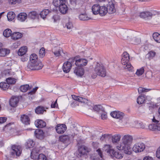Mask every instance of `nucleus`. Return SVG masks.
I'll return each instance as SVG.
<instances>
[{
	"instance_id": "nucleus-1",
	"label": "nucleus",
	"mask_w": 160,
	"mask_h": 160,
	"mask_svg": "<svg viewBox=\"0 0 160 160\" xmlns=\"http://www.w3.org/2000/svg\"><path fill=\"white\" fill-rule=\"evenodd\" d=\"M132 140V136L129 135H125L122 138V142L117 146V149L123 150L126 154H130L131 153L130 146Z\"/></svg>"
},
{
	"instance_id": "nucleus-2",
	"label": "nucleus",
	"mask_w": 160,
	"mask_h": 160,
	"mask_svg": "<svg viewBox=\"0 0 160 160\" xmlns=\"http://www.w3.org/2000/svg\"><path fill=\"white\" fill-rule=\"evenodd\" d=\"M30 62L27 66V69L31 70L41 69L43 66L42 63L38 60L37 55L35 53L32 54L29 57Z\"/></svg>"
},
{
	"instance_id": "nucleus-3",
	"label": "nucleus",
	"mask_w": 160,
	"mask_h": 160,
	"mask_svg": "<svg viewBox=\"0 0 160 160\" xmlns=\"http://www.w3.org/2000/svg\"><path fill=\"white\" fill-rule=\"evenodd\" d=\"M129 54L127 52H124L121 59V63L124 68L127 69L130 72H132L133 67L129 62Z\"/></svg>"
},
{
	"instance_id": "nucleus-4",
	"label": "nucleus",
	"mask_w": 160,
	"mask_h": 160,
	"mask_svg": "<svg viewBox=\"0 0 160 160\" xmlns=\"http://www.w3.org/2000/svg\"><path fill=\"white\" fill-rule=\"evenodd\" d=\"M94 71L97 75L102 77H105L106 75V69L103 65L97 63L94 68Z\"/></svg>"
},
{
	"instance_id": "nucleus-5",
	"label": "nucleus",
	"mask_w": 160,
	"mask_h": 160,
	"mask_svg": "<svg viewBox=\"0 0 160 160\" xmlns=\"http://www.w3.org/2000/svg\"><path fill=\"white\" fill-rule=\"evenodd\" d=\"M106 151L111 157L114 159L115 158L121 159L123 157L122 154L121 153L118 151H115L110 147H109L108 149L106 150Z\"/></svg>"
},
{
	"instance_id": "nucleus-6",
	"label": "nucleus",
	"mask_w": 160,
	"mask_h": 160,
	"mask_svg": "<svg viewBox=\"0 0 160 160\" xmlns=\"http://www.w3.org/2000/svg\"><path fill=\"white\" fill-rule=\"evenodd\" d=\"M157 12L154 10L145 11L140 13L139 16L141 18H143L145 20L151 19L152 17L156 14Z\"/></svg>"
},
{
	"instance_id": "nucleus-7",
	"label": "nucleus",
	"mask_w": 160,
	"mask_h": 160,
	"mask_svg": "<svg viewBox=\"0 0 160 160\" xmlns=\"http://www.w3.org/2000/svg\"><path fill=\"white\" fill-rule=\"evenodd\" d=\"M145 148V145L142 142H139L135 143L133 146L132 149L136 152H141L143 151Z\"/></svg>"
},
{
	"instance_id": "nucleus-8",
	"label": "nucleus",
	"mask_w": 160,
	"mask_h": 160,
	"mask_svg": "<svg viewBox=\"0 0 160 160\" xmlns=\"http://www.w3.org/2000/svg\"><path fill=\"white\" fill-rule=\"evenodd\" d=\"M12 151L11 152V154L14 156H19L21 153L22 148L20 145H13L12 147Z\"/></svg>"
},
{
	"instance_id": "nucleus-9",
	"label": "nucleus",
	"mask_w": 160,
	"mask_h": 160,
	"mask_svg": "<svg viewBox=\"0 0 160 160\" xmlns=\"http://www.w3.org/2000/svg\"><path fill=\"white\" fill-rule=\"evenodd\" d=\"M75 136V134L70 135H62L59 137L60 141L64 143L68 144L70 143V138H73Z\"/></svg>"
},
{
	"instance_id": "nucleus-10",
	"label": "nucleus",
	"mask_w": 160,
	"mask_h": 160,
	"mask_svg": "<svg viewBox=\"0 0 160 160\" xmlns=\"http://www.w3.org/2000/svg\"><path fill=\"white\" fill-rule=\"evenodd\" d=\"M108 3V4L105 5L108 12L109 14L113 13L116 11L114 4L112 1L109 2Z\"/></svg>"
},
{
	"instance_id": "nucleus-11",
	"label": "nucleus",
	"mask_w": 160,
	"mask_h": 160,
	"mask_svg": "<svg viewBox=\"0 0 160 160\" xmlns=\"http://www.w3.org/2000/svg\"><path fill=\"white\" fill-rule=\"evenodd\" d=\"M57 132L59 134L63 133L66 130L67 128L65 125L64 124H58L55 128Z\"/></svg>"
},
{
	"instance_id": "nucleus-12",
	"label": "nucleus",
	"mask_w": 160,
	"mask_h": 160,
	"mask_svg": "<svg viewBox=\"0 0 160 160\" xmlns=\"http://www.w3.org/2000/svg\"><path fill=\"white\" fill-rule=\"evenodd\" d=\"M111 116L114 118L121 120L124 116V113L119 111H113L110 113Z\"/></svg>"
},
{
	"instance_id": "nucleus-13",
	"label": "nucleus",
	"mask_w": 160,
	"mask_h": 160,
	"mask_svg": "<svg viewBox=\"0 0 160 160\" xmlns=\"http://www.w3.org/2000/svg\"><path fill=\"white\" fill-rule=\"evenodd\" d=\"M87 63L88 61L85 59H77V60H76V62H75V64L77 66L81 67L86 66Z\"/></svg>"
},
{
	"instance_id": "nucleus-14",
	"label": "nucleus",
	"mask_w": 160,
	"mask_h": 160,
	"mask_svg": "<svg viewBox=\"0 0 160 160\" xmlns=\"http://www.w3.org/2000/svg\"><path fill=\"white\" fill-rule=\"evenodd\" d=\"M19 101L18 98L12 96L9 100V104L12 107H15L17 106Z\"/></svg>"
},
{
	"instance_id": "nucleus-15",
	"label": "nucleus",
	"mask_w": 160,
	"mask_h": 160,
	"mask_svg": "<svg viewBox=\"0 0 160 160\" xmlns=\"http://www.w3.org/2000/svg\"><path fill=\"white\" fill-rule=\"evenodd\" d=\"M34 133L35 136L37 138L39 139H42L43 138L44 133L42 130L37 129L34 131Z\"/></svg>"
},
{
	"instance_id": "nucleus-16",
	"label": "nucleus",
	"mask_w": 160,
	"mask_h": 160,
	"mask_svg": "<svg viewBox=\"0 0 160 160\" xmlns=\"http://www.w3.org/2000/svg\"><path fill=\"white\" fill-rule=\"evenodd\" d=\"M21 122L25 125L29 124L30 119L28 115L25 114L22 115L20 117Z\"/></svg>"
},
{
	"instance_id": "nucleus-17",
	"label": "nucleus",
	"mask_w": 160,
	"mask_h": 160,
	"mask_svg": "<svg viewBox=\"0 0 160 160\" xmlns=\"http://www.w3.org/2000/svg\"><path fill=\"white\" fill-rule=\"evenodd\" d=\"M72 65L68 62H65L63 64L62 69L64 72L67 73L69 72L72 67Z\"/></svg>"
},
{
	"instance_id": "nucleus-18",
	"label": "nucleus",
	"mask_w": 160,
	"mask_h": 160,
	"mask_svg": "<svg viewBox=\"0 0 160 160\" xmlns=\"http://www.w3.org/2000/svg\"><path fill=\"white\" fill-rule=\"evenodd\" d=\"M39 152V150L38 148H33L32 150L31 153V158L32 159L35 160L37 159V156Z\"/></svg>"
},
{
	"instance_id": "nucleus-19",
	"label": "nucleus",
	"mask_w": 160,
	"mask_h": 160,
	"mask_svg": "<svg viewBox=\"0 0 160 160\" xmlns=\"http://www.w3.org/2000/svg\"><path fill=\"white\" fill-rule=\"evenodd\" d=\"M79 154L80 157L84 155L88 152L87 147L84 146H82L80 147L78 149Z\"/></svg>"
},
{
	"instance_id": "nucleus-20",
	"label": "nucleus",
	"mask_w": 160,
	"mask_h": 160,
	"mask_svg": "<svg viewBox=\"0 0 160 160\" xmlns=\"http://www.w3.org/2000/svg\"><path fill=\"white\" fill-rule=\"evenodd\" d=\"M68 9V8L66 4L65 3H62L58 8L59 10L63 14H66Z\"/></svg>"
},
{
	"instance_id": "nucleus-21",
	"label": "nucleus",
	"mask_w": 160,
	"mask_h": 160,
	"mask_svg": "<svg viewBox=\"0 0 160 160\" xmlns=\"http://www.w3.org/2000/svg\"><path fill=\"white\" fill-rule=\"evenodd\" d=\"M36 126L38 128L45 127L46 126V122L41 120H37L35 122Z\"/></svg>"
},
{
	"instance_id": "nucleus-22",
	"label": "nucleus",
	"mask_w": 160,
	"mask_h": 160,
	"mask_svg": "<svg viewBox=\"0 0 160 160\" xmlns=\"http://www.w3.org/2000/svg\"><path fill=\"white\" fill-rule=\"evenodd\" d=\"M74 72L77 75L81 77L84 74V70L82 68L76 67L74 71Z\"/></svg>"
},
{
	"instance_id": "nucleus-23",
	"label": "nucleus",
	"mask_w": 160,
	"mask_h": 160,
	"mask_svg": "<svg viewBox=\"0 0 160 160\" xmlns=\"http://www.w3.org/2000/svg\"><path fill=\"white\" fill-rule=\"evenodd\" d=\"M100 6L98 4L93 5L92 7V11L93 14L97 15L99 14Z\"/></svg>"
},
{
	"instance_id": "nucleus-24",
	"label": "nucleus",
	"mask_w": 160,
	"mask_h": 160,
	"mask_svg": "<svg viewBox=\"0 0 160 160\" xmlns=\"http://www.w3.org/2000/svg\"><path fill=\"white\" fill-rule=\"evenodd\" d=\"M28 48L26 46H23L21 48L18 50V54L19 56L26 55Z\"/></svg>"
},
{
	"instance_id": "nucleus-25",
	"label": "nucleus",
	"mask_w": 160,
	"mask_h": 160,
	"mask_svg": "<svg viewBox=\"0 0 160 160\" xmlns=\"http://www.w3.org/2000/svg\"><path fill=\"white\" fill-rule=\"evenodd\" d=\"M104 6H100V8L99 11V14L101 16H105L108 12L106 6L105 5H104Z\"/></svg>"
},
{
	"instance_id": "nucleus-26",
	"label": "nucleus",
	"mask_w": 160,
	"mask_h": 160,
	"mask_svg": "<svg viewBox=\"0 0 160 160\" xmlns=\"http://www.w3.org/2000/svg\"><path fill=\"white\" fill-rule=\"evenodd\" d=\"M22 36V34L19 32H14L11 35L12 39L14 40H16L21 38Z\"/></svg>"
},
{
	"instance_id": "nucleus-27",
	"label": "nucleus",
	"mask_w": 160,
	"mask_h": 160,
	"mask_svg": "<svg viewBox=\"0 0 160 160\" xmlns=\"http://www.w3.org/2000/svg\"><path fill=\"white\" fill-rule=\"evenodd\" d=\"M10 53V50L9 49L6 48L0 49V56L4 57Z\"/></svg>"
},
{
	"instance_id": "nucleus-28",
	"label": "nucleus",
	"mask_w": 160,
	"mask_h": 160,
	"mask_svg": "<svg viewBox=\"0 0 160 160\" xmlns=\"http://www.w3.org/2000/svg\"><path fill=\"white\" fill-rule=\"evenodd\" d=\"M65 0H53V5L56 7L59 8L63 3H65Z\"/></svg>"
},
{
	"instance_id": "nucleus-29",
	"label": "nucleus",
	"mask_w": 160,
	"mask_h": 160,
	"mask_svg": "<svg viewBox=\"0 0 160 160\" xmlns=\"http://www.w3.org/2000/svg\"><path fill=\"white\" fill-rule=\"evenodd\" d=\"M152 121L156 124V129L158 131H160V119L158 118L157 119H156L154 117L152 119Z\"/></svg>"
},
{
	"instance_id": "nucleus-30",
	"label": "nucleus",
	"mask_w": 160,
	"mask_h": 160,
	"mask_svg": "<svg viewBox=\"0 0 160 160\" xmlns=\"http://www.w3.org/2000/svg\"><path fill=\"white\" fill-rule=\"evenodd\" d=\"M32 86H30L28 84L21 86L20 88V90L23 92H26L28 90L32 88Z\"/></svg>"
},
{
	"instance_id": "nucleus-31",
	"label": "nucleus",
	"mask_w": 160,
	"mask_h": 160,
	"mask_svg": "<svg viewBox=\"0 0 160 160\" xmlns=\"http://www.w3.org/2000/svg\"><path fill=\"white\" fill-rule=\"evenodd\" d=\"M27 17V14L25 13H21L18 16V19L21 21H24Z\"/></svg>"
},
{
	"instance_id": "nucleus-32",
	"label": "nucleus",
	"mask_w": 160,
	"mask_h": 160,
	"mask_svg": "<svg viewBox=\"0 0 160 160\" xmlns=\"http://www.w3.org/2000/svg\"><path fill=\"white\" fill-rule=\"evenodd\" d=\"M35 112L38 114H42L46 110L44 107L42 106H40L37 108L35 109Z\"/></svg>"
},
{
	"instance_id": "nucleus-33",
	"label": "nucleus",
	"mask_w": 160,
	"mask_h": 160,
	"mask_svg": "<svg viewBox=\"0 0 160 160\" xmlns=\"http://www.w3.org/2000/svg\"><path fill=\"white\" fill-rule=\"evenodd\" d=\"M154 41L158 43H160V34L158 32H154L152 35Z\"/></svg>"
},
{
	"instance_id": "nucleus-34",
	"label": "nucleus",
	"mask_w": 160,
	"mask_h": 160,
	"mask_svg": "<svg viewBox=\"0 0 160 160\" xmlns=\"http://www.w3.org/2000/svg\"><path fill=\"white\" fill-rule=\"evenodd\" d=\"M15 14L13 12H9L7 15L8 20L9 21H12L15 18Z\"/></svg>"
},
{
	"instance_id": "nucleus-35",
	"label": "nucleus",
	"mask_w": 160,
	"mask_h": 160,
	"mask_svg": "<svg viewBox=\"0 0 160 160\" xmlns=\"http://www.w3.org/2000/svg\"><path fill=\"white\" fill-rule=\"evenodd\" d=\"M13 125L12 123H10L5 126L4 128V130L5 131L9 132V131L13 129Z\"/></svg>"
},
{
	"instance_id": "nucleus-36",
	"label": "nucleus",
	"mask_w": 160,
	"mask_h": 160,
	"mask_svg": "<svg viewBox=\"0 0 160 160\" xmlns=\"http://www.w3.org/2000/svg\"><path fill=\"white\" fill-rule=\"evenodd\" d=\"M12 31L10 29H7L4 30L3 32V35L6 37H9L12 35Z\"/></svg>"
},
{
	"instance_id": "nucleus-37",
	"label": "nucleus",
	"mask_w": 160,
	"mask_h": 160,
	"mask_svg": "<svg viewBox=\"0 0 160 160\" xmlns=\"http://www.w3.org/2000/svg\"><path fill=\"white\" fill-rule=\"evenodd\" d=\"M121 138V136L119 134H116L113 136L112 138V141L113 143H116L119 142Z\"/></svg>"
},
{
	"instance_id": "nucleus-38",
	"label": "nucleus",
	"mask_w": 160,
	"mask_h": 160,
	"mask_svg": "<svg viewBox=\"0 0 160 160\" xmlns=\"http://www.w3.org/2000/svg\"><path fill=\"white\" fill-rule=\"evenodd\" d=\"M79 18L81 20H88L90 19L86 14H81L79 16Z\"/></svg>"
},
{
	"instance_id": "nucleus-39",
	"label": "nucleus",
	"mask_w": 160,
	"mask_h": 160,
	"mask_svg": "<svg viewBox=\"0 0 160 160\" xmlns=\"http://www.w3.org/2000/svg\"><path fill=\"white\" fill-rule=\"evenodd\" d=\"M145 98L142 95L139 96L138 97L137 99V102L139 104H142L144 103L145 101Z\"/></svg>"
},
{
	"instance_id": "nucleus-40",
	"label": "nucleus",
	"mask_w": 160,
	"mask_h": 160,
	"mask_svg": "<svg viewBox=\"0 0 160 160\" xmlns=\"http://www.w3.org/2000/svg\"><path fill=\"white\" fill-rule=\"evenodd\" d=\"M9 87V85L7 82H3L0 83V87L3 90H6Z\"/></svg>"
},
{
	"instance_id": "nucleus-41",
	"label": "nucleus",
	"mask_w": 160,
	"mask_h": 160,
	"mask_svg": "<svg viewBox=\"0 0 160 160\" xmlns=\"http://www.w3.org/2000/svg\"><path fill=\"white\" fill-rule=\"evenodd\" d=\"M50 12L48 9H45L42 10L40 13V15L41 18L44 19Z\"/></svg>"
},
{
	"instance_id": "nucleus-42",
	"label": "nucleus",
	"mask_w": 160,
	"mask_h": 160,
	"mask_svg": "<svg viewBox=\"0 0 160 160\" xmlns=\"http://www.w3.org/2000/svg\"><path fill=\"white\" fill-rule=\"evenodd\" d=\"M34 143L32 140H28L25 144V145L27 148H30L32 147L34 145Z\"/></svg>"
},
{
	"instance_id": "nucleus-43",
	"label": "nucleus",
	"mask_w": 160,
	"mask_h": 160,
	"mask_svg": "<svg viewBox=\"0 0 160 160\" xmlns=\"http://www.w3.org/2000/svg\"><path fill=\"white\" fill-rule=\"evenodd\" d=\"M7 82L9 84H14L15 83L16 81L14 78H8L6 79Z\"/></svg>"
},
{
	"instance_id": "nucleus-44",
	"label": "nucleus",
	"mask_w": 160,
	"mask_h": 160,
	"mask_svg": "<svg viewBox=\"0 0 160 160\" xmlns=\"http://www.w3.org/2000/svg\"><path fill=\"white\" fill-rule=\"evenodd\" d=\"M37 160H48V159L44 154L42 153L38 155Z\"/></svg>"
},
{
	"instance_id": "nucleus-45",
	"label": "nucleus",
	"mask_w": 160,
	"mask_h": 160,
	"mask_svg": "<svg viewBox=\"0 0 160 160\" xmlns=\"http://www.w3.org/2000/svg\"><path fill=\"white\" fill-rule=\"evenodd\" d=\"M156 52L153 51H151L149 52V53L147 54L148 56V58L150 60L153 58L156 55Z\"/></svg>"
},
{
	"instance_id": "nucleus-46",
	"label": "nucleus",
	"mask_w": 160,
	"mask_h": 160,
	"mask_svg": "<svg viewBox=\"0 0 160 160\" xmlns=\"http://www.w3.org/2000/svg\"><path fill=\"white\" fill-rule=\"evenodd\" d=\"M39 55L40 57L43 58L45 55V51L44 48H41L39 50Z\"/></svg>"
},
{
	"instance_id": "nucleus-47",
	"label": "nucleus",
	"mask_w": 160,
	"mask_h": 160,
	"mask_svg": "<svg viewBox=\"0 0 160 160\" xmlns=\"http://www.w3.org/2000/svg\"><path fill=\"white\" fill-rule=\"evenodd\" d=\"M144 71V68L142 67L140 69L137 70L136 74L138 76H140L143 73Z\"/></svg>"
},
{
	"instance_id": "nucleus-48",
	"label": "nucleus",
	"mask_w": 160,
	"mask_h": 160,
	"mask_svg": "<svg viewBox=\"0 0 160 160\" xmlns=\"http://www.w3.org/2000/svg\"><path fill=\"white\" fill-rule=\"evenodd\" d=\"M151 89H146L142 87H139L138 89V91L139 93H142L143 92L149 91Z\"/></svg>"
},
{
	"instance_id": "nucleus-49",
	"label": "nucleus",
	"mask_w": 160,
	"mask_h": 160,
	"mask_svg": "<svg viewBox=\"0 0 160 160\" xmlns=\"http://www.w3.org/2000/svg\"><path fill=\"white\" fill-rule=\"evenodd\" d=\"M76 60H77V57H75L72 58H70L69 59L67 62H68V63H70L72 65V66L73 63L74 62H76Z\"/></svg>"
},
{
	"instance_id": "nucleus-50",
	"label": "nucleus",
	"mask_w": 160,
	"mask_h": 160,
	"mask_svg": "<svg viewBox=\"0 0 160 160\" xmlns=\"http://www.w3.org/2000/svg\"><path fill=\"white\" fill-rule=\"evenodd\" d=\"M64 27H67L68 29H71L73 28V25L72 22L69 21L65 24Z\"/></svg>"
},
{
	"instance_id": "nucleus-51",
	"label": "nucleus",
	"mask_w": 160,
	"mask_h": 160,
	"mask_svg": "<svg viewBox=\"0 0 160 160\" xmlns=\"http://www.w3.org/2000/svg\"><path fill=\"white\" fill-rule=\"evenodd\" d=\"M21 56V59L23 62L27 61L28 58V54L22 55Z\"/></svg>"
},
{
	"instance_id": "nucleus-52",
	"label": "nucleus",
	"mask_w": 160,
	"mask_h": 160,
	"mask_svg": "<svg viewBox=\"0 0 160 160\" xmlns=\"http://www.w3.org/2000/svg\"><path fill=\"white\" fill-rule=\"evenodd\" d=\"M102 107L101 105H96L94 106L93 107H92V108L94 111L98 112L99 111L100 109H101Z\"/></svg>"
},
{
	"instance_id": "nucleus-53",
	"label": "nucleus",
	"mask_w": 160,
	"mask_h": 160,
	"mask_svg": "<svg viewBox=\"0 0 160 160\" xmlns=\"http://www.w3.org/2000/svg\"><path fill=\"white\" fill-rule=\"evenodd\" d=\"M61 51V50L60 48H58L57 50L54 51H52L56 57L59 56L60 55Z\"/></svg>"
},
{
	"instance_id": "nucleus-54",
	"label": "nucleus",
	"mask_w": 160,
	"mask_h": 160,
	"mask_svg": "<svg viewBox=\"0 0 160 160\" xmlns=\"http://www.w3.org/2000/svg\"><path fill=\"white\" fill-rule=\"evenodd\" d=\"M148 128L150 130L152 131H154L156 130V128L155 123L149 125L148 126Z\"/></svg>"
},
{
	"instance_id": "nucleus-55",
	"label": "nucleus",
	"mask_w": 160,
	"mask_h": 160,
	"mask_svg": "<svg viewBox=\"0 0 160 160\" xmlns=\"http://www.w3.org/2000/svg\"><path fill=\"white\" fill-rule=\"evenodd\" d=\"M87 100L85 98L80 97H79L78 99V101L81 102L87 103Z\"/></svg>"
},
{
	"instance_id": "nucleus-56",
	"label": "nucleus",
	"mask_w": 160,
	"mask_h": 160,
	"mask_svg": "<svg viewBox=\"0 0 160 160\" xmlns=\"http://www.w3.org/2000/svg\"><path fill=\"white\" fill-rule=\"evenodd\" d=\"M101 118L102 119H105L107 118V113L105 112H103L101 115Z\"/></svg>"
},
{
	"instance_id": "nucleus-57",
	"label": "nucleus",
	"mask_w": 160,
	"mask_h": 160,
	"mask_svg": "<svg viewBox=\"0 0 160 160\" xmlns=\"http://www.w3.org/2000/svg\"><path fill=\"white\" fill-rule=\"evenodd\" d=\"M37 15V13L36 12H31L29 14V16L31 17V18H34L35 16Z\"/></svg>"
},
{
	"instance_id": "nucleus-58",
	"label": "nucleus",
	"mask_w": 160,
	"mask_h": 160,
	"mask_svg": "<svg viewBox=\"0 0 160 160\" xmlns=\"http://www.w3.org/2000/svg\"><path fill=\"white\" fill-rule=\"evenodd\" d=\"M156 156L157 158H160V147L156 151Z\"/></svg>"
},
{
	"instance_id": "nucleus-59",
	"label": "nucleus",
	"mask_w": 160,
	"mask_h": 160,
	"mask_svg": "<svg viewBox=\"0 0 160 160\" xmlns=\"http://www.w3.org/2000/svg\"><path fill=\"white\" fill-rule=\"evenodd\" d=\"M7 120V118L5 117H0V124L5 122Z\"/></svg>"
},
{
	"instance_id": "nucleus-60",
	"label": "nucleus",
	"mask_w": 160,
	"mask_h": 160,
	"mask_svg": "<svg viewBox=\"0 0 160 160\" xmlns=\"http://www.w3.org/2000/svg\"><path fill=\"white\" fill-rule=\"evenodd\" d=\"M38 87H36L35 88H33L32 90H31V91H30L29 93L32 94L33 93H34L37 90V89H38Z\"/></svg>"
},
{
	"instance_id": "nucleus-61",
	"label": "nucleus",
	"mask_w": 160,
	"mask_h": 160,
	"mask_svg": "<svg viewBox=\"0 0 160 160\" xmlns=\"http://www.w3.org/2000/svg\"><path fill=\"white\" fill-rule=\"evenodd\" d=\"M97 152L98 153V155L101 158H102V152L100 149H98L96 150Z\"/></svg>"
},
{
	"instance_id": "nucleus-62",
	"label": "nucleus",
	"mask_w": 160,
	"mask_h": 160,
	"mask_svg": "<svg viewBox=\"0 0 160 160\" xmlns=\"http://www.w3.org/2000/svg\"><path fill=\"white\" fill-rule=\"evenodd\" d=\"M143 160H153V159L152 157L148 156L145 157Z\"/></svg>"
},
{
	"instance_id": "nucleus-63",
	"label": "nucleus",
	"mask_w": 160,
	"mask_h": 160,
	"mask_svg": "<svg viewBox=\"0 0 160 160\" xmlns=\"http://www.w3.org/2000/svg\"><path fill=\"white\" fill-rule=\"evenodd\" d=\"M72 98L74 100H75L77 101H78V99H79V97L75 95H72Z\"/></svg>"
},
{
	"instance_id": "nucleus-64",
	"label": "nucleus",
	"mask_w": 160,
	"mask_h": 160,
	"mask_svg": "<svg viewBox=\"0 0 160 160\" xmlns=\"http://www.w3.org/2000/svg\"><path fill=\"white\" fill-rule=\"evenodd\" d=\"M10 4H15L16 2V0H8Z\"/></svg>"
}]
</instances>
